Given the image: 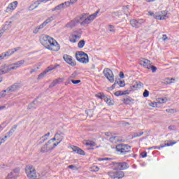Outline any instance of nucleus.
I'll return each mask as SVG.
<instances>
[{
  "instance_id": "obj_1",
  "label": "nucleus",
  "mask_w": 179,
  "mask_h": 179,
  "mask_svg": "<svg viewBox=\"0 0 179 179\" xmlns=\"http://www.w3.org/2000/svg\"><path fill=\"white\" fill-rule=\"evenodd\" d=\"M40 42L48 50L51 51H59V44L53 38L48 35H42L40 37Z\"/></svg>"
},
{
  "instance_id": "obj_2",
  "label": "nucleus",
  "mask_w": 179,
  "mask_h": 179,
  "mask_svg": "<svg viewBox=\"0 0 179 179\" xmlns=\"http://www.w3.org/2000/svg\"><path fill=\"white\" fill-rule=\"evenodd\" d=\"M116 152L121 156L127 155V153H131V149L132 147L128 144L120 143L116 145Z\"/></svg>"
},
{
  "instance_id": "obj_3",
  "label": "nucleus",
  "mask_w": 179,
  "mask_h": 179,
  "mask_svg": "<svg viewBox=\"0 0 179 179\" xmlns=\"http://www.w3.org/2000/svg\"><path fill=\"white\" fill-rule=\"evenodd\" d=\"M25 173L29 179H40L38 178V173L36 171V169L31 165L26 167Z\"/></svg>"
},
{
  "instance_id": "obj_4",
  "label": "nucleus",
  "mask_w": 179,
  "mask_h": 179,
  "mask_svg": "<svg viewBox=\"0 0 179 179\" xmlns=\"http://www.w3.org/2000/svg\"><path fill=\"white\" fill-rule=\"evenodd\" d=\"M99 10H97L96 13L89 16L87 15L84 21L80 22L81 26H86V24H90V23H92V22L94 20L95 17H97V15H99Z\"/></svg>"
},
{
  "instance_id": "obj_5",
  "label": "nucleus",
  "mask_w": 179,
  "mask_h": 179,
  "mask_svg": "<svg viewBox=\"0 0 179 179\" xmlns=\"http://www.w3.org/2000/svg\"><path fill=\"white\" fill-rule=\"evenodd\" d=\"M151 16H154L155 19L157 20H164L165 19H167V11L164 10V11H160L158 13H156L155 14L153 13H150Z\"/></svg>"
},
{
  "instance_id": "obj_6",
  "label": "nucleus",
  "mask_w": 179,
  "mask_h": 179,
  "mask_svg": "<svg viewBox=\"0 0 179 179\" xmlns=\"http://www.w3.org/2000/svg\"><path fill=\"white\" fill-rule=\"evenodd\" d=\"M19 50H22V48L21 47L15 48L9 50L8 51H7L4 53H1L0 55V61L3 59L5 58V57H10V55H13V54H15V52H16V51H19Z\"/></svg>"
},
{
  "instance_id": "obj_7",
  "label": "nucleus",
  "mask_w": 179,
  "mask_h": 179,
  "mask_svg": "<svg viewBox=\"0 0 179 179\" xmlns=\"http://www.w3.org/2000/svg\"><path fill=\"white\" fill-rule=\"evenodd\" d=\"M103 75L110 83H114V73H113V71H111V69H105L103 70Z\"/></svg>"
},
{
  "instance_id": "obj_8",
  "label": "nucleus",
  "mask_w": 179,
  "mask_h": 179,
  "mask_svg": "<svg viewBox=\"0 0 179 179\" xmlns=\"http://www.w3.org/2000/svg\"><path fill=\"white\" fill-rule=\"evenodd\" d=\"M58 66H59V64H56L55 66H48L43 73H40L38 76V79H43V77L45 76V75H47V73H48V72H50L51 71H54V69L58 68Z\"/></svg>"
},
{
  "instance_id": "obj_9",
  "label": "nucleus",
  "mask_w": 179,
  "mask_h": 179,
  "mask_svg": "<svg viewBox=\"0 0 179 179\" xmlns=\"http://www.w3.org/2000/svg\"><path fill=\"white\" fill-rule=\"evenodd\" d=\"M20 173V169L15 168L10 173H8L6 179H16L17 178V177H19Z\"/></svg>"
},
{
  "instance_id": "obj_10",
  "label": "nucleus",
  "mask_w": 179,
  "mask_h": 179,
  "mask_svg": "<svg viewBox=\"0 0 179 179\" xmlns=\"http://www.w3.org/2000/svg\"><path fill=\"white\" fill-rule=\"evenodd\" d=\"M145 23V20L143 19H137V20H130V24L132 27H135L136 29H139L142 24Z\"/></svg>"
},
{
  "instance_id": "obj_11",
  "label": "nucleus",
  "mask_w": 179,
  "mask_h": 179,
  "mask_svg": "<svg viewBox=\"0 0 179 179\" xmlns=\"http://www.w3.org/2000/svg\"><path fill=\"white\" fill-rule=\"evenodd\" d=\"M108 176H109V177H110V178L121 179L125 176V173L122 171L109 172Z\"/></svg>"
},
{
  "instance_id": "obj_12",
  "label": "nucleus",
  "mask_w": 179,
  "mask_h": 179,
  "mask_svg": "<svg viewBox=\"0 0 179 179\" xmlns=\"http://www.w3.org/2000/svg\"><path fill=\"white\" fill-rule=\"evenodd\" d=\"M63 59L66 62V64H69L71 66H76V61L73 60L72 57L69 55H63Z\"/></svg>"
},
{
  "instance_id": "obj_13",
  "label": "nucleus",
  "mask_w": 179,
  "mask_h": 179,
  "mask_svg": "<svg viewBox=\"0 0 179 179\" xmlns=\"http://www.w3.org/2000/svg\"><path fill=\"white\" fill-rule=\"evenodd\" d=\"M129 166L127 162H117L114 164L115 170H126Z\"/></svg>"
},
{
  "instance_id": "obj_14",
  "label": "nucleus",
  "mask_w": 179,
  "mask_h": 179,
  "mask_svg": "<svg viewBox=\"0 0 179 179\" xmlns=\"http://www.w3.org/2000/svg\"><path fill=\"white\" fill-rule=\"evenodd\" d=\"M54 148H55V146H54V143L50 145V143H48V141L43 145V147L41 149V152L42 153H47L48 152H50V150H52L54 149Z\"/></svg>"
},
{
  "instance_id": "obj_15",
  "label": "nucleus",
  "mask_w": 179,
  "mask_h": 179,
  "mask_svg": "<svg viewBox=\"0 0 179 179\" xmlns=\"http://www.w3.org/2000/svg\"><path fill=\"white\" fill-rule=\"evenodd\" d=\"M56 136V138L57 139V143H54V146L57 147L62 141L64 140V138L65 137V134L63 132L59 131L55 134Z\"/></svg>"
},
{
  "instance_id": "obj_16",
  "label": "nucleus",
  "mask_w": 179,
  "mask_h": 179,
  "mask_svg": "<svg viewBox=\"0 0 179 179\" xmlns=\"http://www.w3.org/2000/svg\"><path fill=\"white\" fill-rule=\"evenodd\" d=\"M141 87H143V83H141V81H134L132 85L130 86V90L134 92V90H138Z\"/></svg>"
},
{
  "instance_id": "obj_17",
  "label": "nucleus",
  "mask_w": 179,
  "mask_h": 179,
  "mask_svg": "<svg viewBox=\"0 0 179 179\" xmlns=\"http://www.w3.org/2000/svg\"><path fill=\"white\" fill-rule=\"evenodd\" d=\"M20 87H22V85H20V83H15L8 87V92H10V93L17 92Z\"/></svg>"
},
{
  "instance_id": "obj_18",
  "label": "nucleus",
  "mask_w": 179,
  "mask_h": 179,
  "mask_svg": "<svg viewBox=\"0 0 179 179\" xmlns=\"http://www.w3.org/2000/svg\"><path fill=\"white\" fill-rule=\"evenodd\" d=\"M17 1H13L10 3L6 8V12H11L12 10H15L16 8H17Z\"/></svg>"
},
{
  "instance_id": "obj_19",
  "label": "nucleus",
  "mask_w": 179,
  "mask_h": 179,
  "mask_svg": "<svg viewBox=\"0 0 179 179\" xmlns=\"http://www.w3.org/2000/svg\"><path fill=\"white\" fill-rule=\"evenodd\" d=\"M38 106V101L36 99L33 102L29 104L27 110H36Z\"/></svg>"
},
{
  "instance_id": "obj_20",
  "label": "nucleus",
  "mask_w": 179,
  "mask_h": 179,
  "mask_svg": "<svg viewBox=\"0 0 179 179\" xmlns=\"http://www.w3.org/2000/svg\"><path fill=\"white\" fill-rule=\"evenodd\" d=\"M151 64H152V62L146 59H143L140 62V65H142L144 68H146L147 69H149V66H150Z\"/></svg>"
},
{
  "instance_id": "obj_21",
  "label": "nucleus",
  "mask_w": 179,
  "mask_h": 179,
  "mask_svg": "<svg viewBox=\"0 0 179 179\" xmlns=\"http://www.w3.org/2000/svg\"><path fill=\"white\" fill-rule=\"evenodd\" d=\"M72 150L73 152H76L78 155H81L82 156H85L86 155V153L83 151V150L76 146H73Z\"/></svg>"
},
{
  "instance_id": "obj_22",
  "label": "nucleus",
  "mask_w": 179,
  "mask_h": 179,
  "mask_svg": "<svg viewBox=\"0 0 179 179\" xmlns=\"http://www.w3.org/2000/svg\"><path fill=\"white\" fill-rule=\"evenodd\" d=\"M77 61H78V62H81V64H88L89 55L87 54V56H83V57H80Z\"/></svg>"
},
{
  "instance_id": "obj_23",
  "label": "nucleus",
  "mask_w": 179,
  "mask_h": 179,
  "mask_svg": "<svg viewBox=\"0 0 179 179\" xmlns=\"http://www.w3.org/2000/svg\"><path fill=\"white\" fill-rule=\"evenodd\" d=\"M85 145L86 146H90V148H88V150H93L94 148V146H96V143L94 141H86V143H85Z\"/></svg>"
},
{
  "instance_id": "obj_24",
  "label": "nucleus",
  "mask_w": 179,
  "mask_h": 179,
  "mask_svg": "<svg viewBox=\"0 0 179 179\" xmlns=\"http://www.w3.org/2000/svg\"><path fill=\"white\" fill-rule=\"evenodd\" d=\"M78 23H79V21H78V20H73L70 22L67 23L66 26L69 29H72L73 27H75V26H76Z\"/></svg>"
},
{
  "instance_id": "obj_25",
  "label": "nucleus",
  "mask_w": 179,
  "mask_h": 179,
  "mask_svg": "<svg viewBox=\"0 0 179 179\" xmlns=\"http://www.w3.org/2000/svg\"><path fill=\"white\" fill-rule=\"evenodd\" d=\"M10 27H12V22H6L3 27H2L1 31L3 33V31H6V30H9Z\"/></svg>"
},
{
  "instance_id": "obj_26",
  "label": "nucleus",
  "mask_w": 179,
  "mask_h": 179,
  "mask_svg": "<svg viewBox=\"0 0 179 179\" xmlns=\"http://www.w3.org/2000/svg\"><path fill=\"white\" fill-rule=\"evenodd\" d=\"M87 53H85L83 51H77L76 52V59H80V58H82L83 57H87Z\"/></svg>"
},
{
  "instance_id": "obj_27",
  "label": "nucleus",
  "mask_w": 179,
  "mask_h": 179,
  "mask_svg": "<svg viewBox=\"0 0 179 179\" xmlns=\"http://www.w3.org/2000/svg\"><path fill=\"white\" fill-rule=\"evenodd\" d=\"M110 142L112 143H117V142H122L120 137L118 136H112L109 138Z\"/></svg>"
},
{
  "instance_id": "obj_28",
  "label": "nucleus",
  "mask_w": 179,
  "mask_h": 179,
  "mask_svg": "<svg viewBox=\"0 0 179 179\" xmlns=\"http://www.w3.org/2000/svg\"><path fill=\"white\" fill-rule=\"evenodd\" d=\"M122 101L124 104L129 105L131 103H134V99L131 98V96H129L127 98L123 99Z\"/></svg>"
},
{
  "instance_id": "obj_29",
  "label": "nucleus",
  "mask_w": 179,
  "mask_h": 179,
  "mask_svg": "<svg viewBox=\"0 0 179 179\" xmlns=\"http://www.w3.org/2000/svg\"><path fill=\"white\" fill-rule=\"evenodd\" d=\"M62 82V78H59L53 80V82L49 85V87L51 89L55 86H57L59 83Z\"/></svg>"
},
{
  "instance_id": "obj_30",
  "label": "nucleus",
  "mask_w": 179,
  "mask_h": 179,
  "mask_svg": "<svg viewBox=\"0 0 179 179\" xmlns=\"http://www.w3.org/2000/svg\"><path fill=\"white\" fill-rule=\"evenodd\" d=\"M24 62H25V61L24 59H22V60L17 61L15 63H13L11 65L12 66L14 65L16 66L17 69H18V68H20V66H22V65H24Z\"/></svg>"
},
{
  "instance_id": "obj_31",
  "label": "nucleus",
  "mask_w": 179,
  "mask_h": 179,
  "mask_svg": "<svg viewBox=\"0 0 179 179\" xmlns=\"http://www.w3.org/2000/svg\"><path fill=\"white\" fill-rule=\"evenodd\" d=\"M104 101L106 102L108 106H114V101L111 99L109 96H106V99H105Z\"/></svg>"
},
{
  "instance_id": "obj_32",
  "label": "nucleus",
  "mask_w": 179,
  "mask_h": 179,
  "mask_svg": "<svg viewBox=\"0 0 179 179\" xmlns=\"http://www.w3.org/2000/svg\"><path fill=\"white\" fill-rule=\"evenodd\" d=\"M0 69L1 70L2 72H4L5 73H8L9 72V66L8 64H4L0 67Z\"/></svg>"
},
{
  "instance_id": "obj_33",
  "label": "nucleus",
  "mask_w": 179,
  "mask_h": 179,
  "mask_svg": "<svg viewBox=\"0 0 179 179\" xmlns=\"http://www.w3.org/2000/svg\"><path fill=\"white\" fill-rule=\"evenodd\" d=\"M55 20V15H52V16L50 17L49 18H48L42 24H43V25H45V26H47V24H48V23H51V22H52V20Z\"/></svg>"
},
{
  "instance_id": "obj_34",
  "label": "nucleus",
  "mask_w": 179,
  "mask_h": 179,
  "mask_svg": "<svg viewBox=\"0 0 179 179\" xmlns=\"http://www.w3.org/2000/svg\"><path fill=\"white\" fill-rule=\"evenodd\" d=\"M16 128H17V125L15 124L8 132V138H10L13 135L15 131H16Z\"/></svg>"
},
{
  "instance_id": "obj_35",
  "label": "nucleus",
  "mask_w": 179,
  "mask_h": 179,
  "mask_svg": "<svg viewBox=\"0 0 179 179\" xmlns=\"http://www.w3.org/2000/svg\"><path fill=\"white\" fill-rule=\"evenodd\" d=\"M50 133L48 132L46 134L43 135L41 138V141L40 143H44V142H45L47 141V139H48V136H50Z\"/></svg>"
},
{
  "instance_id": "obj_36",
  "label": "nucleus",
  "mask_w": 179,
  "mask_h": 179,
  "mask_svg": "<svg viewBox=\"0 0 179 179\" xmlns=\"http://www.w3.org/2000/svg\"><path fill=\"white\" fill-rule=\"evenodd\" d=\"M95 96L96 97L100 99L101 100H106V99H107V96H106V94L101 92L96 94Z\"/></svg>"
},
{
  "instance_id": "obj_37",
  "label": "nucleus",
  "mask_w": 179,
  "mask_h": 179,
  "mask_svg": "<svg viewBox=\"0 0 179 179\" xmlns=\"http://www.w3.org/2000/svg\"><path fill=\"white\" fill-rule=\"evenodd\" d=\"M75 34H73L74 37L76 38V40L78 38H80V34H82L81 31H74Z\"/></svg>"
},
{
  "instance_id": "obj_38",
  "label": "nucleus",
  "mask_w": 179,
  "mask_h": 179,
  "mask_svg": "<svg viewBox=\"0 0 179 179\" xmlns=\"http://www.w3.org/2000/svg\"><path fill=\"white\" fill-rule=\"evenodd\" d=\"M122 9H123V12H124L125 15H127V16H128V13H129V6L127 5L125 6H123Z\"/></svg>"
},
{
  "instance_id": "obj_39",
  "label": "nucleus",
  "mask_w": 179,
  "mask_h": 179,
  "mask_svg": "<svg viewBox=\"0 0 179 179\" xmlns=\"http://www.w3.org/2000/svg\"><path fill=\"white\" fill-rule=\"evenodd\" d=\"M85 43L86 42L85 41V40L80 41L78 43V48H83V47H85Z\"/></svg>"
},
{
  "instance_id": "obj_40",
  "label": "nucleus",
  "mask_w": 179,
  "mask_h": 179,
  "mask_svg": "<svg viewBox=\"0 0 179 179\" xmlns=\"http://www.w3.org/2000/svg\"><path fill=\"white\" fill-rule=\"evenodd\" d=\"M158 103H159L160 104H163L164 103H167V98L164 97V98H159L158 99Z\"/></svg>"
},
{
  "instance_id": "obj_41",
  "label": "nucleus",
  "mask_w": 179,
  "mask_h": 179,
  "mask_svg": "<svg viewBox=\"0 0 179 179\" xmlns=\"http://www.w3.org/2000/svg\"><path fill=\"white\" fill-rule=\"evenodd\" d=\"M176 143H177V141L172 142L170 143H165L164 145L161 144V148H166V146H173V145H176Z\"/></svg>"
},
{
  "instance_id": "obj_42",
  "label": "nucleus",
  "mask_w": 179,
  "mask_h": 179,
  "mask_svg": "<svg viewBox=\"0 0 179 179\" xmlns=\"http://www.w3.org/2000/svg\"><path fill=\"white\" fill-rule=\"evenodd\" d=\"M148 69H151L152 72L153 73H155V72H156V71H157V67H156V66L152 65V64H150Z\"/></svg>"
},
{
  "instance_id": "obj_43",
  "label": "nucleus",
  "mask_w": 179,
  "mask_h": 179,
  "mask_svg": "<svg viewBox=\"0 0 179 179\" xmlns=\"http://www.w3.org/2000/svg\"><path fill=\"white\" fill-rule=\"evenodd\" d=\"M87 16V14H83L80 17V20H77V21L79 22H85V19H86V17Z\"/></svg>"
},
{
  "instance_id": "obj_44",
  "label": "nucleus",
  "mask_w": 179,
  "mask_h": 179,
  "mask_svg": "<svg viewBox=\"0 0 179 179\" xmlns=\"http://www.w3.org/2000/svg\"><path fill=\"white\" fill-rule=\"evenodd\" d=\"M36 3H37V2H35L34 4H31L29 7V10H34V9H36V8H38V6H36Z\"/></svg>"
},
{
  "instance_id": "obj_45",
  "label": "nucleus",
  "mask_w": 179,
  "mask_h": 179,
  "mask_svg": "<svg viewBox=\"0 0 179 179\" xmlns=\"http://www.w3.org/2000/svg\"><path fill=\"white\" fill-rule=\"evenodd\" d=\"M69 41H71V43H76V38H75V35H71L69 38Z\"/></svg>"
},
{
  "instance_id": "obj_46",
  "label": "nucleus",
  "mask_w": 179,
  "mask_h": 179,
  "mask_svg": "<svg viewBox=\"0 0 179 179\" xmlns=\"http://www.w3.org/2000/svg\"><path fill=\"white\" fill-rule=\"evenodd\" d=\"M117 85H119L120 87H124L125 86V81H122V80L117 81Z\"/></svg>"
},
{
  "instance_id": "obj_47",
  "label": "nucleus",
  "mask_w": 179,
  "mask_h": 179,
  "mask_svg": "<svg viewBox=\"0 0 179 179\" xmlns=\"http://www.w3.org/2000/svg\"><path fill=\"white\" fill-rule=\"evenodd\" d=\"M166 113H169L170 114H174V113H176V109L169 108L166 110Z\"/></svg>"
},
{
  "instance_id": "obj_48",
  "label": "nucleus",
  "mask_w": 179,
  "mask_h": 179,
  "mask_svg": "<svg viewBox=\"0 0 179 179\" xmlns=\"http://www.w3.org/2000/svg\"><path fill=\"white\" fill-rule=\"evenodd\" d=\"M64 8L65 7L64 6L63 3L56 6V9H57V10H61V9H64Z\"/></svg>"
},
{
  "instance_id": "obj_49",
  "label": "nucleus",
  "mask_w": 179,
  "mask_h": 179,
  "mask_svg": "<svg viewBox=\"0 0 179 179\" xmlns=\"http://www.w3.org/2000/svg\"><path fill=\"white\" fill-rule=\"evenodd\" d=\"M142 135H143V132H141L139 134L134 133V134L133 135V138H139V136H142Z\"/></svg>"
},
{
  "instance_id": "obj_50",
  "label": "nucleus",
  "mask_w": 179,
  "mask_h": 179,
  "mask_svg": "<svg viewBox=\"0 0 179 179\" xmlns=\"http://www.w3.org/2000/svg\"><path fill=\"white\" fill-rule=\"evenodd\" d=\"M71 83L73 85H78V83H80L82 82L80 80H71Z\"/></svg>"
},
{
  "instance_id": "obj_51",
  "label": "nucleus",
  "mask_w": 179,
  "mask_h": 179,
  "mask_svg": "<svg viewBox=\"0 0 179 179\" xmlns=\"http://www.w3.org/2000/svg\"><path fill=\"white\" fill-rule=\"evenodd\" d=\"M115 96L118 97V96H124V94H122V91H117L115 92Z\"/></svg>"
},
{
  "instance_id": "obj_52",
  "label": "nucleus",
  "mask_w": 179,
  "mask_h": 179,
  "mask_svg": "<svg viewBox=\"0 0 179 179\" xmlns=\"http://www.w3.org/2000/svg\"><path fill=\"white\" fill-rule=\"evenodd\" d=\"M62 3H63L64 8L70 6L71 4H72V3H71V0L69 1H66V2Z\"/></svg>"
},
{
  "instance_id": "obj_53",
  "label": "nucleus",
  "mask_w": 179,
  "mask_h": 179,
  "mask_svg": "<svg viewBox=\"0 0 179 179\" xmlns=\"http://www.w3.org/2000/svg\"><path fill=\"white\" fill-rule=\"evenodd\" d=\"M131 90H127L124 91H122V94H123V96H125V94H129V93H131Z\"/></svg>"
},
{
  "instance_id": "obj_54",
  "label": "nucleus",
  "mask_w": 179,
  "mask_h": 179,
  "mask_svg": "<svg viewBox=\"0 0 179 179\" xmlns=\"http://www.w3.org/2000/svg\"><path fill=\"white\" fill-rule=\"evenodd\" d=\"M143 97H149V92L148 90H145V91L143 93Z\"/></svg>"
},
{
  "instance_id": "obj_55",
  "label": "nucleus",
  "mask_w": 179,
  "mask_h": 179,
  "mask_svg": "<svg viewBox=\"0 0 179 179\" xmlns=\"http://www.w3.org/2000/svg\"><path fill=\"white\" fill-rule=\"evenodd\" d=\"M55 141H57V137H56V136L55 134L54 138L50 139V140H49L48 142V143H50L51 145V143H52V142H54Z\"/></svg>"
},
{
  "instance_id": "obj_56",
  "label": "nucleus",
  "mask_w": 179,
  "mask_h": 179,
  "mask_svg": "<svg viewBox=\"0 0 179 179\" xmlns=\"http://www.w3.org/2000/svg\"><path fill=\"white\" fill-rule=\"evenodd\" d=\"M100 170V168H99L97 166H94L92 167V171H99Z\"/></svg>"
},
{
  "instance_id": "obj_57",
  "label": "nucleus",
  "mask_w": 179,
  "mask_h": 179,
  "mask_svg": "<svg viewBox=\"0 0 179 179\" xmlns=\"http://www.w3.org/2000/svg\"><path fill=\"white\" fill-rule=\"evenodd\" d=\"M68 169H71V170H78V167L75 165H69Z\"/></svg>"
},
{
  "instance_id": "obj_58",
  "label": "nucleus",
  "mask_w": 179,
  "mask_h": 179,
  "mask_svg": "<svg viewBox=\"0 0 179 179\" xmlns=\"http://www.w3.org/2000/svg\"><path fill=\"white\" fill-rule=\"evenodd\" d=\"M141 157H143V159H145V157H148V152H146V151H144L141 153Z\"/></svg>"
},
{
  "instance_id": "obj_59",
  "label": "nucleus",
  "mask_w": 179,
  "mask_h": 179,
  "mask_svg": "<svg viewBox=\"0 0 179 179\" xmlns=\"http://www.w3.org/2000/svg\"><path fill=\"white\" fill-rule=\"evenodd\" d=\"M150 149H151V150L158 149L159 150H160V149H162V145H160V146H152V147H150Z\"/></svg>"
},
{
  "instance_id": "obj_60",
  "label": "nucleus",
  "mask_w": 179,
  "mask_h": 179,
  "mask_svg": "<svg viewBox=\"0 0 179 179\" xmlns=\"http://www.w3.org/2000/svg\"><path fill=\"white\" fill-rule=\"evenodd\" d=\"M109 29H110V31H111L112 33H114V31H115V30L114 29V26L110 24L109 25Z\"/></svg>"
},
{
  "instance_id": "obj_61",
  "label": "nucleus",
  "mask_w": 179,
  "mask_h": 179,
  "mask_svg": "<svg viewBox=\"0 0 179 179\" xmlns=\"http://www.w3.org/2000/svg\"><path fill=\"white\" fill-rule=\"evenodd\" d=\"M16 69H17L16 68L15 66L13 65V66H12V67H8V72L10 71H15Z\"/></svg>"
},
{
  "instance_id": "obj_62",
  "label": "nucleus",
  "mask_w": 179,
  "mask_h": 179,
  "mask_svg": "<svg viewBox=\"0 0 179 179\" xmlns=\"http://www.w3.org/2000/svg\"><path fill=\"white\" fill-rule=\"evenodd\" d=\"M45 26L43 25V24L42 23L41 25H39L38 27H36V29H38V31H40V30H41V29H43V27H45Z\"/></svg>"
},
{
  "instance_id": "obj_63",
  "label": "nucleus",
  "mask_w": 179,
  "mask_h": 179,
  "mask_svg": "<svg viewBox=\"0 0 179 179\" xmlns=\"http://www.w3.org/2000/svg\"><path fill=\"white\" fill-rule=\"evenodd\" d=\"M76 76H78V74L76 73V72H74L71 74V76H70V78H71L72 79H75V78H76Z\"/></svg>"
},
{
  "instance_id": "obj_64",
  "label": "nucleus",
  "mask_w": 179,
  "mask_h": 179,
  "mask_svg": "<svg viewBox=\"0 0 179 179\" xmlns=\"http://www.w3.org/2000/svg\"><path fill=\"white\" fill-rule=\"evenodd\" d=\"M150 106V107H157V103L156 102H151Z\"/></svg>"
}]
</instances>
